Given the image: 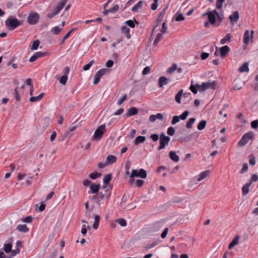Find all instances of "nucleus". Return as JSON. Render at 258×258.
I'll list each match as a JSON object with an SVG mask.
<instances>
[{"label": "nucleus", "mask_w": 258, "mask_h": 258, "mask_svg": "<svg viewBox=\"0 0 258 258\" xmlns=\"http://www.w3.org/2000/svg\"><path fill=\"white\" fill-rule=\"evenodd\" d=\"M217 86V81H213L211 82L210 80L208 82L203 83L202 85L196 84V87H197L199 91L200 92L204 91L208 89L215 90Z\"/></svg>", "instance_id": "1"}, {"label": "nucleus", "mask_w": 258, "mask_h": 258, "mask_svg": "<svg viewBox=\"0 0 258 258\" xmlns=\"http://www.w3.org/2000/svg\"><path fill=\"white\" fill-rule=\"evenodd\" d=\"M102 190L98 192V198L101 201H107L109 199L111 195V189L108 188L106 185L102 186Z\"/></svg>", "instance_id": "2"}, {"label": "nucleus", "mask_w": 258, "mask_h": 258, "mask_svg": "<svg viewBox=\"0 0 258 258\" xmlns=\"http://www.w3.org/2000/svg\"><path fill=\"white\" fill-rule=\"evenodd\" d=\"M68 1V0H61L60 2L57 4V5L55 7L53 11L51 13L48 14L47 15V17L48 18L51 19L55 16L57 15L66 5Z\"/></svg>", "instance_id": "3"}, {"label": "nucleus", "mask_w": 258, "mask_h": 258, "mask_svg": "<svg viewBox=\"0 0 258 258\" xmlns=\"http://www.w3.org/2000/svg\"><path fill=\"white\" fill-rule=\"evenodd\" d=\"M106 132L105 124H102L98 127L95 130L93 136V139L96 141H99L102 139L103 135Z\"/></svg>", "instance_id": "4"}, {"label": "nucleus", "mask_w": 258, "mask_h": 258, "mask_svg": "<svg viewBox=\"0 0 258 258\" xmlns=\"http://www.w3.org/2000/svg\"><path fill=\"white\" fill-rule=\"evenodd\" d=\"M160 145L158 147L159 151L163 149L165 147L167 146L170 141V138L168 136H166L164 133H161L160 135L159 138Z\"/></svg>", "instance_id": "5"}, {"label": "nucleus", "mask_w": 258, "mask_h": 258, "mask_svg": "<svg viewBox=\"0 0 258 258\" xmlns=\"http://www.w3.org/2000/svg\"><path fill=\"white\" fill-rule=\"evenodd\" d=\"M5 23L11 30H14L21 25L20 21L16 18L8 19L6 21Z\"/></svg>", "instance_id": "6"}, {"label": "nucleus", "mask_w": 258, "mask_h": 258, "mask_svg": "<svg viewBox=\"0 0 258 258\" xmlns=\"http://www.w3.org/2000/svg\"><path fill=\"white\" fill-rule=\"evenodd\" d=\"M253 137V134L252 133H247L243 135L241 140L238 143V146L239 147H242L245 145L248 142L252 139Z\"/></svg>", "instance_id": "7"}, {"label": "nucleus", "mask_w": 258, "mask_h": 258, "mask_svg": "<svg viewBox=\"0 0 258 258\" xmlns=\"http://www.w3.org/2000/svg\"><path fill=\"white\" fill-rule=\"evenodd\" d=\"M107 71L108 70L106 69H102L98 71L94 76L93 84L97 85L99 82L100 78L105 75Z\"/></svg>", "instance_id": "8"}, {"label": "nucleus", "mask_w": 258, "mask_h": 258, "mask_svg": "<svg viewBox=\"0 0 258 258\" xmlns=\"http://www.w3.org/2000/svg\"><path fill=\"white\" fill-rule=\"evenodd\" d=\"M167 9V7L164 8L162 11H161L158 17V18L156 20V22H155V26L154 27L153 30H152V33L155 31H157L158 30L157 29V27H158V26L160 24L161 21H162V19L163 18V17L164 16V15L166 13V10Z\"/></svg>", "instance_id": "9"}, {"label": "nucleus", "mask_w": 258, "mask_h": 258, "mask_svg": "<svg viewBox=\"0 0 258 258\" xmlns=\"http://www.w3.org/2000/svg\"><path fill=\"white\" fill-rule=\"evenodd\" d=\"M39 18V15L36 13H34L29 15L27 21L30 24L34 25L38 22Z\"/></svg>", "instance_id": "10"}, {"label": "nucleus", "mask_w": 258, "mask_h": 258, "mask_svg": "<svg viewBox=\"0 0 258 258\" xmlns=\"http://www.w3.org/2000/svg\"><path fill=\"white\" fill-rule=\"evenodd\" d=\"M190 95V93H183V90H180L176 94L175 97V100L177 103L180 104L181 103V97L182 96L184 98H186V97H188V96H189Z\"/></svg>", "instance_id": "11"}, {"label": "nucleus", "mask_w": 258, "mask_h": 258, "mask_svg": "<svg viewBox=\"0 0 258 258\" xmlns=\"http://www.w3.org/2000/svg\"><path fill=\"white\" fill-rule=\"evenodd\" d=\"M254 34V31L253 30H251V34H249V31L248 30H246L244 32L243 36V42L247 45L250 40V37H252Z\"/></svg>", "instance_id": "12"}, {"label": "nucleus", "mask_w": 258, "mask_h": 258, "mask_svg": "<svg viewBox=\"0 0 258 258\" xmlns=\"http://www.w3.org/2000/svg\"><path fill=\"white\" fill-rule=\"evenodd\" d=\"M45 54V52H37L30 58L29 61L34 62L35 60H36L38 58L44 56Z\"/></svg>", "instance_id": "13"}, {"label": "nucleus", "mask_w": 258, "mask_h": 258, "mask_svg": "<svg viewBox=\"0 0 258 258\" xmlns=\"http://www.w3.org/2000/svg\"><path fill=\"white\" fill-rule=\"evenodd\" d=\"M230 48L227 46H224L220 48V55L222 57H224L226 54L229 52Z\"/></svg>", "instance_id": "14"}, {"label": "nucleus", "mask_w": 258, "mask_h": 258, "mask_svg": "<svg viewBox=\"0 0 258 258\" xmlns=\"http://www.w3.org/2000/svg\"><path fill=\"white\" fill-rule=\"evenodd\" d=\"M208 15L209 21L211 23V24H214L216 22V18L215 16L213 13L212 12H207V13L204 14V16Z\"/></svg>", "instance_id": "15"}, {"label": "nucleus", "mask_w": 258, "mask_h": 258, "mask_svg": "<svg viewBox=\"0 0 258 258\" xmlns=\"http://www.w3.org/2000/svg\"><path fill=\"white\" fill-rule=\"evenodd\" d=\"M239 17V12L238 11H235L233 13L232 15H231L229 17V19L231 21V23L236 22L238 20Z\"/></svg>", "instance_id": "16"}, {"label": "nucleus", "mask_w": 258, "mask_h": 258, "mask_svg": "<svg viewBox=\"0 0 258 258\" xmlns=\"http://www.w3.org/2000/svg\"><path fill=\"white\" fill-rule=\"evenodd\" d=\"M168 84V79L164 76L159 78L158 80V85L160 88L163 87L164 85Z\"/></svg>", "instance_id": "17"}, {"label": "nucleus", "mask_w": 258, "mask_h": 258, "mask_svg": "<svg viewBox=\"0 0 258 258\" xmlns=\"http://www.w3.org/2000/svg\"><path fill=\"white\" fill-rule=\"evenodd\" d=\"M169 156L170 158L174 162H177L179 160V157L176 155L175 151H172L169 152Z\"/></svg>", "instance_id": "18"}, {"label": "nucleus", "mask_w": 258, "mask_h": 258, "mask_svg": "<svg viewBox=\"0 0 258 258\" xmlns=\"http://www.w3.org/2000/svg\"><path fill=\"white\" fill-rule=\"evenodd\" d=\"M248 62H245L238 69V71L240 73H244V72H249V68H248Z\"/></svg>", "instance_id": "19"}, {"label": "nucleus", "mask_w": 258, "mask_h": 258, "mask_svg": "<svg viewBox=\"0 0 258 258\" xmlns=\"http://www.w3.org/2000/svg\"><path fill=\"white\" fill-rule=\"evenodd\" d=\"M143 6V2L140 1L137 3L131 9L134 12H137L139 9H142Z\"/></svg>", "instance_id": "20"}, {"label": "nucleus", "mask_w": 258, "mask_h": 258, "mask_svg": "<svg viewBox=\"0 0 258 258\" xmlns=\"http://www.w3.org/2000/svg\"><path fill=\"white\" fill-rule=\"evenodd\" d=\"M99 188L100 185L95 183H92L90 186V189L92 194H97L99 191Z\"/></svg>", "instance_id": "21"}, {"label": "nucleus", "mask_w": 258, "mask_h": 258, "mask_svg": "<svg viewBox=\"0 0 258 258\" xmlns=\"http://www.w3.org/2000/svg\"><path fill=\"white\" fill-rule=\"evenodd\" d=\"M121 31L122 33L125 34L126 37L127 39H130L131 37V35L130 33V30L125 26H122L121 27Z\"/></svg>", "instance_id": "22"}, {"label": "nucleus", "mask_w": 258, "mask_h": 258, "mask_svg": "<svg viewBox=\"0 0 258 258\" xmlns=\"http://www.w3.org/2000/svg\"><path fill=\"white\" fill-rule=\"evenodd\" d=\"M138 113V109L135 107H132L128 109L126 115L127 116H132Z\"/></svg>", "instance_id": "23"}, {"label": "nucleus", "mask_w": 258, "mask_h": 258, "mask_svg": "<svg viewBox=\"0 0 258 258\" xmlns=\"http://www.w3.org/2000/svg\"><path fill=\"white\" fill-rule=\"evenodd\" d=\"M117 160V158L113 155H108L106 158V163L107 165L112 164L115 163Z\"/></svg>", "instance_id": "24"}, {"label": "nucleus", "mask_w": 258, "mask_h": 258, "mask_svg": "<svg viewBox=\"0 0 258 258\" xmlns=\"http://www.w3.org/2000/svg\"><path fill=\"white\" fill-rule=\"evenodd\" d=\"M209 174L210 171L209 170H207L201 173L199 177L197 179V181L198 182L202 181V180L206 178L207 176H208Z\"/></svg>", "instance_id": "25"}, {"label": "nucleus", "mask_w": 258, "mask_h": 258, "mask_svg": "<svg viewBox=\"0 0 258 258\" xmlns=\"http://www.w3.org/2000/svg\"><path fill=\"white\" fill-rule=\"evenodd\" d=\"M250 183H246L242 187V195L245 196L249 192V188L250 186Z\"/></svg>", "instance_id": "26"}, {"label": "nucleus", "mask_w": 258, "mask_h": 258, "mask_svg": "<svg viewBox=\"0 0 258 258\" xmlns=\"http://www.w3.org/2000/svg\"><path fill=\"white\" fill-rule=\"evenodd\" d=\"M43 96H44V93H41L40 94H39L37 96H32V97H31V98L29 99L30 101H31L32 102L39 101L42 99Z\"/></svg>", "instance_id": "27"}, {"label": "nucleus", "mask_w": 258, "mask_h": 258, "mask_svg": "<svg viewBox=\"0 0 258 258\" xmlns=\"http://www.w3.org/2000/svg\"><path fill=\"white\" fill-rule=\"evenodd\" d=\"M146 140V138L144 136H138L135 140L134 143L137 145L140 143L144 142Z\"/></svg>", "instance_id": "28"}, {"label": "nucleus", "mask_w": 258, "mask_h": 258, "mask_svg": "<svg viewBox=\"0 0 258 258\" xmlns=\"http://www.w3.org/2000/svg\"><path fill=\"white\" fill-rule=\"evenodd\" d=\"M17 229L23 232H27L29 231V228L26 224L18 225L17 227Z\"/></svg>", "instance_id": "29"}, {"label": "nucleus", "mask_w": 258, "mask_h": 258, "mask_svg": "<svg viewBox=\"0 0 258 258\" xmlns=\"http://www.w3.org/2000/svg\"><path fill=\"white\" fill-rule=\"evenodd\" d=\"M100 220V217L99 215H96L95 216V221L93 225V228L94 229H97L98 228Z\"/></svg>", "instance_id": "30"}, {"label": "nucleus", "mask_w": 258, "mask_h": 258, "mask_svg": "<svg viewBox=\"0 0 258 258\" xmlns=\"http://www.w3.org/2000/svg\"><path fill=\"white\" fill-rule=\"evenodd\" d=\"M112 178V175L111 174H106L103 178V182L105 185L109 183Z\"/></svg>", "instance_id": "31"}, {"label": "nucleus", "mask_w": 258, "mask_h": 258, "mask_svg": "<svg viewBox=\"0 0 258 258\" xmlns=\"http://www.w3.org/2000/svg\"><path fill=\"white\" fill-rule=\"evenodd\" d=\"M135 23L136 24H138V22L136 20L135 18H134V20H129L125 22V24H127L128 26H130L131 28H135Z\"/></svg>", "instance_id": "32"}, {"label": "nucleus", "mask_w": 258, "mask_h": 258, "mask_svg": "<svg viewBox=\"0 0 258 258\" xmlns=\"http://www.w3.org/2000/svg\"><path fill=\"white\" fill-rule=\"evenodd\" d=\"M39 44L40 41L38 39L34 41L32 43V46H31V50H35L37 49V48L39 47Z\"/></svg>", "instance_id": "33"}, {"label": "nucleus", "mask_w": 258, "mask_h": 258, "mask_svg": "<svg viewBox=\"0 0 258 258\" xmlns=\"http://www.w3.org/2000/svg\"><path fill=\"white\" fill-rule=\"evenodd\" d=\"M231 38V36L230 34H227L224 38H222L220 41V43L221 44H224L227 41H230Z\"/></svg>", "instance_id": "34"}, {"label": "nucleus", "mask_w": 258, "mask_h": 258, "mask_svg": "<svg viewBox=\"0 0 258 258\" xmlns=\"http://www.w3.org/2000/svg\"><path fill=\"white\" fill-rule=\"evenodd\" d=\"M238 239H239L238 237H236L234 238L232 240V241L230 243V244L229 245V247H228L229 249H231L233 247H234L235 245L237 244L238 243Z\"/></svg>", "instance_id": "35"}, {"label": "nucleus", "mask_w": 258, "mask_h": 258, "mask_svg": "<svg viewBox=\"0 0 258 258\" xmlns=\"http://www.w3.org/2000/svg\"><path fill=\"white\" fill-rule=\"evenodd\" d=\"M138 177L142 178H145L147 177L146 171L143 169H140L138 172Z\"/></svg>", "instance_id": "36"}, {"label": "nucleus", "mask_w": 258, "mask_h": 258, "mask_svg": "<svg viewBox=\"0 0 258 258\" xmlns=\"http://www.w3.org/2000/svg\"><path fill=\"white\" fill-rule=\"evenodd\" d=\"M207 121L205 120L201 121L198 125V129L199 130H203L205 128L206 125Z\"/></svg>", "instance_id": "37"}, {"label": "nucleus", "mask_w": 258, "mask_h": 258, "mask_svg": "<svg viewBox=\"0 0 258 258\" xmlns=\"http://www.w3.org/2000/svg\"><path fill=\"white\" fill-rule=\"evenodd\" d=\"M12 245L10 243L5 244L4 246V250L6 253H9L12 251Z\"/></svg>", "instance_id": "38"}, {"label": "nucleus", "mask_w": 258, "mask_h": 258, "mask_svg": "<svg viewBox=\"0 0 258 258\" xmlns=\"http://www.w3.org/2000/svg\"><path fill=\"white\" fill-rule=\"evenodd\" d=\"M162 33H158L154 41L153 45L155 46L158 45V42L161 40L162 37Z\"/></svg>", "instance_id": "39"}, {"label": "nucleus", "mask_w": 258, "mask_h": 258, "mask_svg": "<svg viewBox=\"0 0 258 258\" xmlns=\"http://www.w3.org/2000/svg\"><path fill=\"white\" fill-rule=\"evenodd\" d=\"M196 119L195 118H190L186 123V127L188 128H191L192 124L195 122Z\"/></svg>", "instance_id": "40"}, {"label": "nucleus", "mask_w": 258, "mask_h": 258, "mask_svg": "<svg viewBox=\"0 0 258 258\" xmlns=\"http://www.w3.org/2000/svg\"><path fill=\"white\" fill-rule=\"evenodd\" d=\"M177 66L176 63H173L167 71L168 74H172L177 69Z\"/></svg>", "instance_id": "41"}, {"label": "nucleus", "mask_w": 258, "mask_h": 258, "mask_svg": "<svg viewBox=\"0 0 258 258\" xmlns=\"http://www.w3.org/2000/svg\"><path fill=\"white\" fill-rule=\"evenodd\" d=\"M62 28H59L58 26H55V27H53V28H52L51 31L54 34L57 35L61 32V31L62 30Z\"/></svg>", "instance_id": "42"}, {"label": "nucleus", "mask_w": 258, "mask_h": 258, "mask_svg": "<svg viewBox=\"0 0 258 258\" xmlns=\"http://www.w3.org/2000/svg\"><path fill=\"white\" fill-rule=\"evenodd\" d=\"M116 222L121 226L124 227L126 225V221L123 218L118 219L116 220Z\"/></svg>", "instance_id": "43"}, {"label": "nucleus", "mask_w": 258, "mask_h": 258, "mask_svg": "<svg viewBox=\"0 0 258 258\" xmlns=\"http://www.w3.org/2000/svg\"><path fill=\"white\" fill-rule=\"evenodd\" d=\"M175 16V20L178 22L183 21L185 19V18L182 13H177Z\"/></svg>", "instance_id": "44"}, {"label": "nucleus", "mask_w": 258, "mask_h": 258, "mask_svg": "<svg viewBox=\"0 0 258 258\" xmlns=\"http://www.w3.org/2000/svg\"><path fill=\"white\" fill-rule=\"evenodd\" d=\"M94 60H91L89 63H88V64H86V65H85L83 67V70L84 71H88L90 69V68H91V67L92 66V64L94 63Z\"/></svg>", "instance_id": "45"}, {"label": "nucleus", "mask_w": 258, "mask_h": 258, "mask_svg": "<svg viewBox=\"0 0 258 258\" xmlns=\"http://www.w3.org/2000/svg\"><path fill=\"white\" fill-rule=\"evenodd\" d=\"M68 77L66 75H63L62 76L60 79H59V82L62 85H65L67 83V81L68 80Z\"/></svg>", "instance_id": "46"}, {"label": "nucleus", "mask_w": 258, "mask_h": 258, "mask_svg": "<svg viewBox=\"0 0 258 258\" xmlns=\"http://www.w3.org/2000/svg\"><path fill=\"white\" fill-rule=\"evenodd\" d=\"M101 174L100 173H92L89 175V177L92 179H95L98 177H100Z\"/></svg>", "instance_id": "47"}, {"label": "nucleus", "mask_w": 258, "mask_h": 258, "mask_svg": "<svg viewBox=\"0 0 258 258\" xmlns=\"http://www.w3.org/2000/svg\"><path fill=\"white\" fill-rule=\"evenodd\" d=\"M189 114V111L187 110L185 111L181 114L179 116V119L181 120H185L186 119L188 115Z\"/></svg>", "instance_id": "48"}, {"label": "nucleus", "mask_w": 258, "mask_h": 258, "mask_svg": "<svg viewBox=\"0 0 258 258\" xmlns=\"http://www.w3.org/2000/svg\"><path fill=\"white\" fill-rule=\"evenodd\" d=\"M74 29H72L71 30H70V31H69L66 35L65 36L63 37L62 39V41H61V44H63L64 41L68 39L71 35V34L72 33V32L73 31Z\"/></svg>", "instance_id": "49"}, {"label": "nucleus", "mask_w": 258, "mask_h": 258, "mask_svg": "<svg viewBox=\"0 0 258 258\" xmlns=\"http://www.w3.org/2000/svg\"><path fill=\"white\" fill-rule=\"evenodd\" d=\"M126 94H124L122 97L118 100L117 105L119 106L121 105L122 103L126 99Z\"/></svg>", "instance_id": "50"}, {"label": "nucleus", "mask_w": 258, "mask_h": 258, "mask_svg": "<svg viewBox=\"0 0 258 258\" xmlns=\"http://www.w3.org/2000/svg\"><path fill=\"white\" fill-rule=\"evenodd\" d=\"M179 116L177 115L174 116L171 121V124L173 125L175 124L179 121Z\"/></svg>", "instance_id": "51"}, {"label": "nucleus", "mask_w": 258, "mask_h": 258, "mask_svg": "<svg viewBox=\"0 0 258 258\" xmlns=\"http://www.w3.org/2000/svg\"><path fill=\"white\" fill-rule=\"evenodd\" d=\"M167 134L169 136H173L174 134L175 130H174V128L173 127H169L167 129Z\"/></svg>", "instance_id": "52"}, {"label": "nucleus", "mask_w": 258, "mask_h": 258, "mask_svg": "<svg viewBox=\"0 0 258 258\" xmlns=\"http://www.w3.org/2000/svg\"><path fill=\"white\" fill-rule=\"evenodd\" d=\"M18 87H16L15 89V97L17 101H20V96L18 92Z\"/></svg>", "instance_id": "53"}, {"label": "nucleus", "mask_w": 258, "mask_h": 258, "mask_svg": "<svg viewBox=\"0 0 258 258\" xmlns=\"http://www.w3.org/2000/svg\"><path fill=\"white\" fill-rule=\"evenodd\" d=\"M90 198L91 200H95L96 201V203L98 205H100V199L98 198V193L96 195L93 196L92 197H90Z\"/></svg>", "instance_id": "54"}, {"label": "nucleus", "mask_w": 258, "mask_h": 258, "mask_svg": "<svg viewBox=\"0 0 258 258\" xmlns=\"http://www.w3.org/2000/svg\"><path fill=\"white\" fill-rule=\"evenodd\" d=\"M249 163L252 166H253L255 164V157L253 155H250L249 156Z\"/></svg>", "instance_id": "55"}, {"label": "nucleus", "mask_w": 258, "mask_h": 258, "mask_svg": "<svg viewBox=\"0 0 258 258\" xmlns=\"http://www.w3.org/2000/svg\"><path fill=\"white\" fill-rule=\"evenodd\" d=\"M258 180V175L257 174H253L249 183H250L251 185L252 183L253 182H255Z\"/></svg>", "instance_id": "56"}, {"label": "nucleus", "mask_w": 258, "mask_h": 258, "mask_svg": "<svg viewBox=\"0 0 258 258\" xmlns=\"http://www.w3.org/2000/svg\"><path fill=\"white\" fill-rule=\"evenodd\" d=\"M160 136L157 134H152L150 136V138L154 141L156 142L159 139Z\"/></svg>", "instance_id": "57"}, {"label": "nucleus", "mask_w": 258, "mask_h": 258, "mask_svg": "<svg viewBox=\"0 0 258 258\" xmlns=\"http://www.w3.org/2000/svg\"><path fill=\"white\" fill-rule=\"evenodd\" d=\"M248 170V165L247 163H244L243 165V167L241 170L240 171V173L241 174H243L245 172H246Z\"/></svg>", "instance_id": "58"}, {"label": "nucleus", "mask_w": 258, "mask_h": 258, "mask_svg": "<svg viewBox=\"0 0 258 258\" xmlns=\"http://www.w3.org/2000/svg\"><path fill=\"white\" fill-rule=\"evenodd\" d=\"M167 27L165 22L163 23L162 25V29L161 30V33L164 34L167 32Z\"/></svg>", "instance_id": "59"}, {"label": "nucleus", "mask_w": 258, "mask_h": 258, "mask_svg": "<svg viewBox=\"0 0 258 258\" xmlns=\"http://www.w3.org/2000/svg\"><path fill=\"white\" fill-rule=\"evenodd\" d=\"M158 244V242H154L152 243H150V244H147L146 246H145V248L147 249H150V248H153L154 247H155V246H156Z\"/></svg>", "instance_id": "60"}, {"label": "nucleus", "mask_w": 258, "mask_h": 258, "mask_svg": "<svg viewBox=\"0 0 258 258\" xmlns=\"http://www.w3.org/2000/svg\"><path fill=\"white\" fill-rule=\"evenodd\" d=\"M138 171L136 170V169H133L132 171V173L130 175V177L131 178H133V177H138Z\"/></svg>", "instance_id": "61"}, {"label": "nucleus", "mask_w": 258, "mask_h": 258, "mask_svg": "<svg viewBox=\"0 0 258 258\" xmlns=\"http://www.w3.org/2000/svg\"><path fill=\"white\" fill-rule=\"evenodd\" d=\"M251 126L253 128H256L258 127V120H255L251 122Z\"/></svg>", "instance_id": "62"}, {"label": "nucleus", "mask_w": 258, "mask_h": 258, "mask_svg": "<svg viewBox=\"0 0 258 258\" xmlns=\"http://www.w3.org/2000/svg\"><path fill=\"white\" fill-rule=\"evenodd\" d=\"M154 3L151 5V9L153 10H156L158 7V2L159 0H153Z\"/></svg>", "instance_id": "63"}, {"label": "nucleus", "mask_w": 258, "mask_h": 258, "mask_svg": "<svg viewBox=\"0 0 258 258\" xmlns=\"http://www.w3.org/2000/svg\"><path fill=\"white\" fill-rule=\"evenodd\" d=\"M150 72V68L149 67H146L144 69V70L142 72V74L143 75H146L149 74Z\"/></svg>", "instance_id": "64"}]
</instances>
